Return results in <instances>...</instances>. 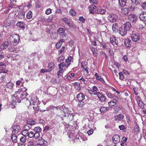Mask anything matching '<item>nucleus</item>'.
I'll return each mask as SVG.
<instances>
[{"label": "nucleus", "instance_id": "f257e3e1", "mask_svg": "<svg viewBox=\"0 0 146 146\" xmlns=\"http://www.w3.org/2000/svg\"><path fill=\"white\" fill-rule=\"evenodd\" d=\"M131 27V23L129 22H126L124 24L123 26H122L119 28V33L121 36H123L127 34V31H128Z\"/></svg>", "mask_w": 146, "mask_h": 146}, {"label": "nucleus", "instance_id": "f03ea898", "mask_svg": "<svg viewBox=\"0 0 146 146\" xmlns=\"http://www.w3.org/2000/svg\"><path fill=\"white\" fill-rule=\"evenodd\" d=\"M19 36L17 34L13 35L9 37V41L13 45H16L19 42Z\"/></svg>", "mask_w": 146, "mask_h": 146}, {"label": "nucleus", "instance_id": "7ed1b4c3", "mask_svg": "<svg viewBox=\"0 0 146 146\" xmlns=\"http://www.w3.org/2000/svg\"><path fill=\"white\" fill-rule=\"evenodd\" d=\"M92 94L96 95L101 102H104L106 100V98L104 95L102 93L99 92H96V93H92Z\"/></svg>", "mask_w": 146, "mask_h": 146}, {"label": "nucleus", "instance_id": "20e7f679", "mask_svg": "<svg viewBox=\"0 0 146 146\" xmlns=\"http://www.w3.org/2000/svg\"><path fill=\"white\" fill-rule=\"evenodd\" d=\"M108 19L111 22H114L117 20V16L116 14H111L108 16Z\"/></svg>", "mask_w": 146, "mask_h": 146}, {"label": "nucleus", "instance_id": "39448f33", "mask_svg": "<svg viewBox=\"0 0 146 146\" xmlns=\"http://www.w3.org/2000/svg\"><path fill=\"white\" fill-rule=\"evenodd\" d=\"M21 90H19L15 92V94L14 95V97L15 98L16 102H19V98H21V96L22 95V92Z\"/></svg>", "mask_w": 146, "mask_h": 146}, {"label": "nucleus", "instance_id": "423d86ee", "mask_svg": "<svg viewBox=\"0 0 146 146\" xmlns=\"http://www.w3.org/2000/svg\"><path fill=\"white\" fill-rule=\"evenodd\" d=\"M112 141L114 143L116 144L119 143L120 141V138L119 135H114L112 138Z\"/></svg>", "mask_w": 146, "mask_h": 146}, {"label": "nucleus", "instance_id": "0eeeda50", "mask_svg": "<svg viewBox=\"0 0 146 146\" xmlns=\"http://www.w3.org/2000/svg\"><path fill=\"white\" fill-rule=\"evenodd\" d=\"M128 19L131 22L134 23L136 21L137 17L134 15L131 14L129 16Z\"/></svg>", "mask_w": 146, "mask_h": 146}, {"label": "nucleus", "instance_id": "6e6552de", "mask_svg": "<svg viewBox=\"0 0 146 146\" xmlns=\"http://www.w3.org/2000/svg\"><path fill=\"white\" fill-rule=\"evenodd\" d=\"M139 18L142 21H146V12H142L139 15Z\"/></svg>", "mask_w": 146, "mask_h": 146}, {"label": "nucleus", "instance_id": "1a4fd4ad", "mask_svg": "<svg viewBox=\"0 0 146 146\" xmlns=\"http://www.w3.org/2000/svg\"><path fill=\"white\" fill-rule=\"evenodd\" d=\"M116 37L114 35L112 36L110 38V42L114 46H115L117 44V43L116 42Z\"/></svg>", "mask_w": 146, "mask_h": 146}, {"label": "nucleus", "instance_id": "9d476101", "mask_svg": "<svg viewBox=\"0 0 146 146\" xmlns=\"http://www.w3.org/2000/svg\"><path fill=\"white\" fill-rule=\"evenodd\" d=\"M77 98L79 102H82L85 99V96L82 93H80L77 95Z\"/></svg>", "mask_w": 146, "mask_h": 146}, {"label": "nucleus", "instance_id": "9b49d317", "mask_svg": "<svg viewBox=\"0 0 146 146\" xmlns=\"http://www.w3.org/2000/svg\"><path fill=\"white\" fill-rule=\"evenodd\" d=\"M132 42L130 39L127 38L125 40L124 45L127 47H130L132 45Z\"/></svg>", "mask_w": 146, "mask_h": 146}, {"label": "nucleus", "instance_id": "f8f14e48", "mask_svg": "<svg viewBox=\"0 0 146 146\" xmlns=\"http://www.w3.org/2000/svg\"><path fill=\"white\" fill-rule=\"evenodd\" d=\"M139 34L138 33L133 34L131 35V38L133 42H136L138 41L139 39L138 37Z\"/></svg>", "mask_w": 146, "mask_h": 146}, {"label": "nucleus", "instance_id": "ddd939ff", "mask_svg": "<svg viewBox=\"0 0 146 146\" xmlns=\"http://www.w3.org/2000/svg\"><path fill=\"white\" fill-rule=\"evenodd\" d=\"M5 86L6 88V90H11L13 88V84L12 82H9L7 83L5 85Z\"/></svg>", "mask_w": 146, "mask_h": 146}, {"label": "nucleus", "instance_id": "4468645a", "mask_svg": "<svg viewBox=\"0 0 146 146\" xmlns=\"http://www.w3.org/2000/svg\"><path fill=\"white\" fill-rule=\"evenodd\" d=\"M13 132H14L15 133H18L21 130L20 127L17 125L14 126L13 127Z\"/></svg>", "mask_w": 146, "mask_h": 146}, {"label": "nucleus", "instance_id": "2eb2a0df", "mask_svg": "<svg viewBox=\"0 0 146 146\" xmlns=\"http://www.w3.org/2000/svg\"><path fill=\"white\" fill-rule=\"evenodd\" d=\"M119 27L117 23H115L113 24L112 26V30L113 32L116 33L118 31Z\"/></svg>", "mask_w": 146, "mask_h": 146}, {"label": "nucleus", "instance_id": "dca6fc26", "mask_svg": "<svg viewBox=\"0 0 146 146\" xmlns=\"http://www.w3.org/2000/svg\"><path fill=\"white\" fill-rule=\"evenodd\" d=\"M63 20H64V23L67 24V25L66 26V28L67 29H69L70 28V20L66 18H64Z\"/></svg>", "mask_w": 146, "mask_h": 146}, {"label": "nucleus", "instance_id": "f3484780", "mask_svg": "<svg viewBox=\"0 0 146 146\" xmlns=\"http://www.w3.org/2000/svg\"><path fill=\"white\" fill-rule=\"evenodd\" d=\"M38 144H39L41 145V146H42V145H47V142L43 139L41 138V139H40L38 140Z\"/></svg>", "mask_w": 146, "mask_h": 146}, {"label": "nucleus", "instance_id": "a211bd4d", "mask_svg": "<svg viewBox=\"0 0 146 146\" xmlns=\"http://www.w3.org/2000/svg\"><path fill=\"white\" fill-rule=\"evenodd\" d=\"M127 138L126 137H123L121 141V146H126V142L127 141Z\"/></svg>", "mask_w": 146, "mask_h": 146}, {"label": "nucleus", "instance_id": "6ab92c4d", "mask_svg": "<svg viewBox=\"0 0 146 146\" xmlns=\"http://www.w3.org/2000/svg\"><path fill=\"white\" fill-rule=\"evenodd\" d=\"M105 12L106 10L104 9H102V8H100L98 9L95 10V13H96L103 14Z\"/></svg>", "mask_w": 146, "mask_h": 146}, {"label": "nucleus", "instance_id": "aec40b11", "mask_svg": "<svg viewBox=\"0 0 146 146\" xmlns=\"http://www.w3.org/2000/svg\"><path fill=\"white\" fill-rule=\"evenodd\" d=\"M59 35L60 38H62V39H64V40L68 38V35L65 31L62 33H60Z\"/></svg>", "mask_w": 146, "mask_h": 146}, {"label": "nucleus", "instance_id": "412c9836", "mask_svg": "<svg viewBox=\"0 0 146 146\" xmlns=\"http://www.w3.org/2000/svg\"><path fill=\"white\" fill-rule=\"evenodd\" d=\"M11 139L14 143H17L18 139L17 135L15 134H13L11 136Z\"/></svg>", "mask_w": 146, "mask_h": 146}, {"label": "nucleus", "instance_id": "4be33fe9", "mask_svg": "<svg viewBox=\"0 0 146 146\" xmlns=\"http://www.w3.org/2000/svg\"><path fill=\"white\" fill-rule=\"evenodd\" d=\"M124 116L123 115L120 114L115 116L114 118L115 120H120L123 119Z\"/></svg>", "mask_w": 146, "mask_h": 146}, {"label": "nucleus", "instance_id": "5701e85b", "mask_svg": "<svg viewBox=\"0 0 146 146\" xmlns=\"http://www.w3.org/2000/svg\"><path fill=\"white\" fill-rule=\"evenodd\" d=\"M9 45L8 42H4L1 46V48L2 50H4Z\"/></svg>", "mask_w": 146, "mask_h": 146}, {"label": "nucleus", "instance_id": "b1692460", "mask_svg": "<svg viewBox=\"0 0 146 146\" xmlns=\"http://www.w3.org/2000/svg\"><path fill=\"white\" fill-rule=\"evenodd\" d=\"M25 25V24L23 22H19L17 24V26L20 28H24Z\"/></svg>", "mask_w": 146, "mask_h": 146}, {"label": "nucleus", "instance_id": "393cba45", "mask_svg": "<svg viewBox=\"0 0 146 146\" xmlns=\"http://www.w3.org/2000/svg\"><path fill=\"white\" fill-rule=\"evenodd\" d=\"M24 82H23L21 80H18L17 81L16 83V86L18 88H21L23 86V84L24 83Z\"/></svg>", "mask_w": 146, "mask_h": 146}, {"label": "nucleus", "instance_id": "a878e982", "mask_svg": "<svg viewBox=\"0 0 146 146\" xmlns=\"http://www.w3.org/2000/svg\"><path fill=\"white\" fill-rule=\"evenodd\" d=\"M64 41V39H60L59 42H57L56 45V46L57 48H59L62 44V43Z\"/></svg>", "mask_w": 146, "mask_h": 146}, {"label": "nucleus", "instance_id": "bb28decb", "mask_svg": "<svg viewBox=\"0 0 146 146\" xmlns=\"http://www.w3.org/2000/svg\"><path fill=\"white\" fill-rule=\"evenodd\" d=\"M127 0H118L119 4L121 7L125 6Z\"/></svg>", "mask_w": 146, "mask_h": 146}, {"label": "nucleus", "instance_id": "cd10ccee", "mask_svg": "<svg viewBox=\"0 0 146 146\" xmlns=\"http://www.w3.org/2000/svg\"><path fill=\"white\" fill-rule=\"evenodd\" d=\"M18 17L20 19H22L25 17V13L23 12H20L17 15Z\"/></svg>", "mask_w": 146, "mask_h": 146}, {"label": "nucleus", "instance_id": "c85d7f7f", "mask_svg": "<svg viewBox=\"0 0 146 146\" xmlns=\"http://www.w3.org/2000/svg\"><path fill=\"white\" fill-rule=\"evenodd\" d=\"M25 100V102L27 107H29L31 105L32 103L31 101V100H29L28 98H26Z\"/></svg>", "mask_w": 146, "mask_h": 146}, {"label": "nucleus", "instance_id": "c756f323", "mask_svg": "<svg viewBox=\"0 0 146 146\" xmlns=\"http://www.w3.org/2000/svg\"><path fill=\"white\" fill-rule=\"evenodd\" d=\"M72 58L71 56H70L69 57L68 59H66L65 61V63H66V66L68 67L70 64L71 62V60Z\"/></svg>", "mask_w": 146, "mask_h": 146}, {"label": "nucleus", "instance_id": "7c9ffc66", "mask_svg": "<svg viewBox=\"0 0 146 146\" xmlns=\"http://www.w3.org/2000/svg\"><path fill=\"white\" fill-rule=\"evenodd\" d=\"M51 37L52 40L56 39L58 37V35L55 33H52L51 35Z\"/></svg>", "mask_w": 146, "mask_h": 146}, {"label": "nucleus", "instance_id": "2f4dec72", "mask_svg": "<svg viewBox=\"0 0 146 146\" xmlns=\"http://www.w3.org/2000/svg\"><path fill=\"white\" fill-rule=\"evenodd\" d=\"M27 123L28 124L33 125H35V121L33 119H30L28 120L27 121Z\"/></svg>", "mask_w": 146, "mask_h": 146}, {"label": "nucleus", "instance_id": "473e14b6", "mask_svg": "<svg viewBox=\"0 0 146 146\" xmlns=\"http://www.w3.org/2000/svg\"><path fill=\"white\" fill-rule=\"evenodd\" d=\"M31 101L32 103L31 104L32 105H33L34 106L37 104V100L36 98H31Z\"/></svg>", "mask_w": 146, "mask_h": 146}, {"label": "nucleus", "instance_id": "72a5a7b5", "mask_svg": "<svg viewBox=\"0 0 146 146\" xmlns=\"http://www.w3.org/2000/svg\"><path fill=\"white\" fill-rule=\"evenodd\" d=\"M121 11L122 13L125 15H127L128 13V9L126 8H123L121 9Z\"/></svg>", "mask_w": 146, "mask_h": 146}, {"label": "nucleus", "instance_id": "f704fd0d", "mask_svg": "<svg viewBox=\"0 0 146 146\" xmlns=\"http://www.w3.org/2000/svg\"><path fill=\"white\" fill-rule=\"evenodd\" d=\"M27 140V138L25 136H22L20 138V141L21 142L24 143L26 142Z\"/></svg>", "mask_w": 146, "mask_h": 146}, {"label": "nucleus", "instance_id": "c9c22d12", "mask_svg": "<svg viewBox=\"0 0 146 146\" xmlns=\"http://www.w3.org/2000/svg\"><path fill=\"white\" fill-rule=\"evenodd\" d=\"M28 133L29 131L27 129H25L22 131V134L23 135V136H25L26 137L28 136Z\"/></svg>", "mask_w": 146, "mask_h": 146}, {"label": "nucleus", "instance_id": "e433bc0d", "mask_svg": "<svg viewBox=\"0 0 146 146\" xmlns=\"http://www.w3.org/2000/svg\"><path fill=\"white\" fill-rule=\"evenodd\" d=\"M27 19H30L32 17V13L31 11H29L27 14Z\"/></svg>", "mask_w": 146, "mask_h": 146}, {"label": "nucleus", "instance_id": "4c0bfd02", "mask_svg": "<svg viewBox=\"0 0 146 146\" xmlns=\"http://www.w3.org/2000/svg\"><path fill=\"white\" fill-rule=\"evenodd\" d=\"M33 108L34 110L36 112H38L40 110L39 107L38 106V104L34 105Z\"/></svg>", "mask_w": 146, "mask_h": 146}, {"label": "nucleus", "instance_id": "58836bf2", "mask_svg": "<svg viewBox=\"0 0 146 146\" xmlns=\"http://www.w3.org/2000/svg\"><path fill=\"white\" fill-rule=\"evenodd\" d=\"M137 103L140 108L142 109L144 108V104L141 100H139L138 102H137Z\"/></svg>", "mask_w": 146, "mask_h": 146}, {"label": "nucleus", "instance_id": "ea45409f", "mask_svg": "<svg viewBox=\"0 0 146 146\" xmlns=\"http://www.w3.org/2000/svg\"><path fill=\"white\" fill-rule=\"evenodd\" d=\"M7 71V69L5 67H0V73H5Z\"/></svg>", "mask_w": 146, "mask_h": 146}, {"label": "nucleus", "instance_id": "a19ab883", "mask_svg": "<svg viewBox=\"0 0 146 146\" xmlns=\"http://www.w3.org/2000/svg\"><path fill=\"white\" fill-rule=\"evenodd\" d=\"M98 22L99 23V24L103 25L106 22V21L105 19H102L98 20Z\"/></svg>", "mask_w": 146, "mask_h": 146}, {"label": "nucleus", "instance_id": "79ce46f5", "mask_svg": "<svg viewBox=\"0 0 146 146\" xmlns=\"http://www.w3.org/2000/svg\"><path fill=\"white\" fill-rule=\"evenodd\" d=\"M132 3L133 4H135L136 5L139 4L141 0H131Z\"/></svg>", "mask_w": 146, "mask_h": 146}, {"label": "nucleus", "instance_id": "37998d69", "mask_svg": "<svg viewBox=\"0 0 146 146\" xmlns=\"http://www.w3.org/2000/svg\"><path fill=\"white\" fill-rule=\"evenodd\" d=\"M33 130L36 132H39L42 131L41 128L39 127H36L33 129Z\"/></svg>", "mask_w": 146, "mask_h": 146}, {"label": "nucleus", "instance_id": "c03bdc74", "mask_svg": "<svg viewBox=\"0 0 146 146\" xmlns=\"http://www.w3.org/2000/svg\"><path fill=\"white\" fill-rule=\"evenodd\" d=\"M114 112L116 113H117L120 110V108L119 106H115L114 108Z\"/></svg>", "mask_w": 146, "mask_h": 146}, {"label": "nucleus", "instance_id": "a18cd8bd", "mask_svg": "<svg viewBox=\"0 0 146 146\" xmlns=\"http://www.w3.org/2000/svg\"><path fill=\"white\" fill-rule=\"evenodd\" d=\"M34 132L32 131L29 132L28 136L30 138H34Z\"/></svg>", "mask_w": 146, "mask_h": 146}, {"label": "nucleus", "instance_id": "49530a36", "mask_svg": "<svg viewBox=\"0 0 146 146\" xmlns=\"http://www.w3.org/2000/svg\"><path fill=\"white\" fill-rule=\"evenodd\" d=\"M139 131V127L138 125H135V126L134 129V133H137Z\"/></svg>", "mask_w": 146, "mask_h": 146}, {"label": "nucleus", "instance_id": "de8ad7c7", "mask_svg": "<svg viewBox=\"0 0 146 146\" xmlns=\"http://www.w3.org/2000/svg\"><path fill=\"white\" fill-rule=\"evenodd\" d=\"M106 94L107 95L108 97L110 98H112L114 96V95L113 94H111L108 92H106Z\"/></svg>", "mask_w": 146, "mask_h": 146}, {"label": "nucleus", "instance_id": "09e8293b", "mask_svg": "<svg viewBox=\"0 0 146 146\" xmlns=\"http://www.w3.org/2000/svg\"><path fill=\"white\" fill-rule=\"evenodd\" d=\"M116 104V103H115V102H114L113 100L111 101L108 103L109 106L111 107L114 106Z\"/></svg>", "mask_w": 146, "mask_h": 146}, {"label": "nucleus", "instance_id": "8fccbe9b", "mask_svg": "<svg viewBox=\"0 0 146 146\" xmlns=\"http://www.w3.org/2000/svg\"><path fill=\"white\" fill-rule=\"evenodd\" d=\"M107 108H106L104 107H102L100 109V110L101 112L104 113L106 111Z\"/></svg>", "mask_w": 146, "mask_h": 146}, {"label": "nucleus", "instance_id": "3c124183", "mask_svg": "<svg viewBox=\"0 0 146 146\" xmlns=\"http://www.w3.org/2000/svg\"><path fill=\"white\" fill-rule=\"evenodd\" d=\"M34 138L35 139L38 138L40 137V133L39 132L34 133Z\"/></svg>", "mask_w": 146, "mask_h": 146}, {"label": "nucleus", "instance_id": "603ef678", "mask_svg": "<svg viewBox=\"0 0 146 146\" xmlns=\"http://www.w3.org/2000/svg\"><path fill=\"white\" fill-rule=\"evenodd\" d=\"M70 13L72 16H74L76 15V12L73 9H71L70 11Z\"/></svg>", "mask_w": 146, "mask_h": 146}, {"label": "nucleus", "instance_id": "864d4df0", "mask_svg": "<svg viewBox=\"0 0 146 146\" xmlns=\"http://www.w3.org/2000/svg\"><path fill=\"white\" fill-rule=\"evenodd\" d=\"M64 60V57L62 55L60 56L58 60L59 62H61L62 61H63Z\"/></svg>", "mask_w": 146, "mask_h": 146}, {"label": "nucleus", "instance_id": "5fc2aeb1", "mask_svg": "<svg viewBox=\"0 0 146 146\" xmlns=\"http://www.w3.org/2000/svg\"><path fill=\"white\" fill-rule=\"evenodd\" d=\"M8 49L11 52H13L15 50V48L13 46H9Z\"/></svg>", "mask_w": 146, "mask_h": 146}, {"label": "nucleus", "instance_id": "6e6d98bb", "mask_svg": "<svg viewBox=\"0 0 146 146\" xmlns=\"http://www.w3.org/2000/svg\"><path fill=\"white\" fill-rule=\"evenodd\" d=\"M68 114V116L69 118V120L71 121L72 120L73 118V115L72 114L70 113L69 114Z\"/></svg>", "mask_w": 146, "mask_h": 146}, {"label": "nucleus", "instance_id": "4d7b16f0", "mask_svg": "<svg viewBox=\"0 0 146 146\" xmlns=\"http://www.w3.org/2000/svg\"><path fill=\"white\" fill-rule=\"evenodd\" d=\"M64 31V28H59L57 31L58 32L59 34H60V33H62Z\"/></svg>", "mask_w": 146, "mask_h": 146}, {"label": "nucleus", "instance_id": "13d9d810", "mask_svg": "<svg viewBox=\"0 0 146 146\" xmlns=\"http://www.w3.org/2000/svg\"><path fill=\"white\" fill-rule=\"evenodd\" d=\"M26 94H25L22 93V95L21 96V98H19V102L21 100H23V99H25V98L26 96Z\"/></svg>", "mask_w": 146, "mask_h": 146}, {"label": "nucleus", "instance_id": "bf43d9fd", "mask_svg": "<svg viewBox=\"0 0 146 146\" xmlns=\"http://www.w3.org/2000/svg\"><path fill=\"white\" fill-rule=\"evenodd\" d=\"M19 90H21V91L22 93H26L25 94H28L27 93H26V91H27V89L25 87L23 88H21Z\"/></svg>", "mask_w": 146, "mask_h": 146}, {"label": "nucleus", "instance_id": "052dcab7", "mask_svg": "<svg viewBox=\"0 0 146 146\" xmlns=\"http://www.w3.org/2000/svg\"><path fill=\"white\" fill-rule=\"evenodd\" d=\"M54 65V63L51 62L49 64L48 66V68L49 69H52Z\"/></svg>", "mask_w": 146, "mask_h": 146}, {"label": "nucleus", "instance_id": "680f3d73", "mask_svg": "<svg viewBox=\"0 0 146 146\" xmlns=\"http://www.w3.org/2000/svg\"><path fill=\"white\" fill-rule=\"evenodd\" d=\"M85 104V103L84 102H80L78 104V106L80 108H82L83 107V106Z\"/></svg>", "mask_w": 146, "mask_h": 146}, {"label": "nucleus", "instance_id": "e2e57ef3", "mask_svg": "<svg viewBox=\"0 0 146 146\" xmlns=\"http://www.w3.org/2000/svg\"><path fill=\"white\" fill-rule=\"evenodd\" d=\"M119 78L120 80H123L124 78V76L121 72H120L119 73Z\"/></svg>", "mask_w": 146, "mask_h": 146}, {"label": "nucleus", "instance_id": "0e129e2a", "mask_svg": "<svg viewBox=\"0 0 146 146\" xmlns=\"http://www.w3.org/2000/svg\"><path fill=\"white\" fill-rule=\"evenodd\" d=\"M51 12V9L50 8H48L46 10L45 13L46 15H48L50 14Z\"/></svg>", "mask_w": 146, "mask_h": 146}, {"label": "nucleus", "instance_id": "69168bd1", "mask_svg": "<svg viewBox=\"0 0 146 146\" xmlns=\"http://www.w3.org/2000/svg\"><path fill=\"white\" fill-rule=\"evenodd\" d=\"M35 142L33 141H30L29 142V146H34L35 145Z\"/></svg>", "mask_w": 146, "mask_h": 146}, {"label": "nucleus", "instance_id": "338daca9", "mask_svg": "<svg viewBox=\"0 0 146 146\" xmlns=\"http://www.w3.org/2000/svg\"><path fill=\"white\" fill-rule=\"evenodd\" d=\"M101 45L102 47L105 49H107V46L106 43L105 42H102L101 43Z\"/></svg>", "mask_w": 146, "mask_h": 146}, {"label": "nucleus", "instance_id": "774afa93", "mask_svg": "<svg viewBox=\"0 0 146 146\" xmlns=\"http://www.w3.org/2000/svg\"><path fill=\"white\" fill-rule=\"evenodd\" d=\"M112 98H113V100L114 102H115V103H116L119 100L118 97L117 96H115L114 95Z\"/></svg>", "mask_w": 146, "mask_h": 146}]
</instances>
